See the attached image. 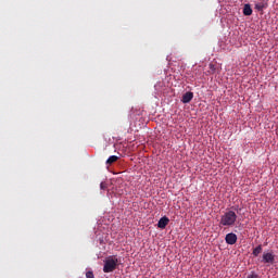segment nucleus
Segmentation results:
<instances>
[{"label": "nucleus", "mask_w": 278, "mask_h": 278, "mask_svg": "<svg viewBox=\"0 0 278 278\" xmlns=\"http://www.w3.org/2000/svg\"><path fill=\"white\" fill-rule=\"evenodd\" d=\"M238 220V215L233 211H227L220 217L219 225L222 227H233Z\"/></svg>", "instance_id": "obj_1"}, {"label": "nucleus", "mask_w": 278, "mask_h": 278, "mask_svg": "<svg viewBox=\"0 0 278 278\" xmlns=\"http://www.w3.org/2000/svg\"><path fill=\"white\" fill-rule=\"evenodd\" d=\"M118 264H121V260L116 255H111L105 258L103 273H114L116 268H118Z\"/></svg>", "instance_id": "obj_2"}, {"label": "nucleus", "mask_w": 278, "mask_h": 278, "mask_svg": "<svg viewBox=\"0 0 278 278\" xmlns=\"http://www.w3.org/2000/svg\"><path fill=\"white\" fill-rule=\"evenodd\" d=\"M263 264H275V254L273 252H266L263 254Z\"/></svg>", "instance_id": "obj_3"}, {"label": "nucleus", "mask_w": 278, "mask_h": 278, "mask_svg": "<svg viewBox=\"0 0 278 278\" xmlns=\"http://www.w3.org/2000/svg\"><path fill=\"white\" fill-rule=\"evenodd\" d=\"M226 244H236L238 242V236L233 232H229L225 237Z\"/></svg>", "instance_id": "obj_4"}, {"label": "nucleus", "mask_w": 278, "mask_h": 278, "mask_svg": "<svg viewBox=\"0 0 278 278\" xmlns=\"http://www.w3.org/2000/svg\"><path fill=\"white\" fill-rule=\"evenodd\" d=\"M266 8H268V0H262L255 4V10H257V12H264Z\"/></svg>", "instance_id": "obj_5"}, {"label": "nucleus", "mask_w": 278, "mask_h": 278, "mask_svg": "<svg viewBox=\"0 0 278 278\" xmlns=\"http://www.w3.org/2000/svg\"><path fill=\"white\" fill-rule=\"evenodd\" d=\"M194 99V93L192 91H188L182 96L181 102L182 103H190Z\"/></svg>", "instance_id": "obj_6"}, {"label": "nucleus", "mask_w": 278, "mask_h": 278, "mask_svg": "<svg viewBox=\"0 0 278 278\" xmlns=\"http://www.w3.org/2000/svg\"><path fill=\"white\" fill-rule=\"evenodd\" d=\"M168 223H170V219H168V217L166 216L162 217L157 223L159 229H166V226L168 225Z\"/></svg>", "instance_id": "obj_7"}, {"label": "nucleus", "mask_w": 278, "mask_h": 278, "mask_svg": "<svg viewBox=\"0 0 278 278\" xmlns=\"http://www.w3.org/2000/svg\"><path fill=\"white\" fill-rule=\"evenodd\" d=\"M253 14V9H251V4H244L243 7V15L251 16Z\"/></svg>", "instance_id": "obj_8"}, {"label": "nucleus", "mask_w": 278, "mask_h": 278, "mask_svg": "<svg viewBox=\"0 0 278 278\" xmlns=\"http://www.w3.org/2000/svg\"><path fill=\"white\" fill-rule=\"evenodd\" d=\"M114 162H118V156H116V155H111V156L106 160L108 166H112V164H114Z\"/></svg>", "instance_id": "obj_9"}, {"label": "nucleus", "mask_w": 278, "mask_h": 278, "mask_svg": "<svg viewBox=\"0 0 278 278\" xmlns=\"http://www.w3.org/2000/svg\"><path fill=\"white\" fill-rule=\"evenodd\" d=\"M262 251H263L262 245H257L256 248L253 249L252 255H254V257H257L260 253H262Z\"/></svg>", "instance_id": "obj_10"}, {"label": "nucleus", "mask_w": 278, "mask_h": 278, "mask_svg": "<svg viewBox=\"0 0 278 278\" xmlns=\"http://www.w3.org/2000/svg\"><path fill=\"white\" fill-rule=\"evenodd\" d=\"M208 73H210V75H214V73H216V65L210 63Z\"/></svg>", "instance_id": "obj_11"}, {"label": "nucleus", "mask_w": 278, "mask_h": 278, "mask_svg": "<svg viewBox=\"0 0 278 278\" xmlns=\"http://www.w3.org/2000/svg\"><path fill=\"white\" fill-rule=\"evenodd\" d=\"M86 277L87 278H94V273H92L91 270L86 273Z\"/></svg>", "instance_id": "obj_12"}, {"label": "nucleus", "mask_w": 278, "mask_h": 278, "mask_svg": "<svg viewBox=\"0 0 278 278\" xmlns=\"http://www.w3.org/2000/svg\"><path fill=\"white\" fill-rule=\"evenodd\" d=\"M100 188H101V190H108V184L101 182Z\"/></svg>", "instance_id": "obj_13"}, {"label": "nucleus", "mask_w": 278, "mask_h": 278, "mask_svg": "<svg viewBox=\"0 0 278 278\" xmlns=\"http://www.w3.org/2000/svg\"><path fill=\"white\" fill-rule=\"evenodd\" d=\"M248 278H260V277L255 274H252V275L248 276Z\"/></svg>", "instance_id": "obj_14"}]
</instances>
